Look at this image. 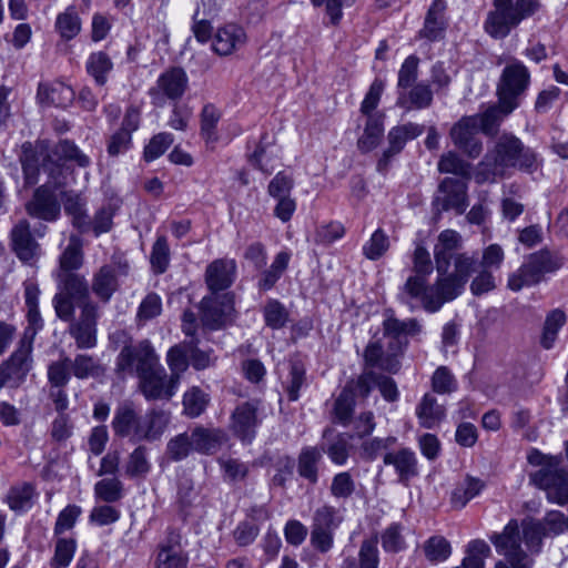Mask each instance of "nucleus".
I'll return each instance as SVG.
<instances>
[{
    "mask_svg": "<svg viewBox=\"0 0 568 568\" xmlns=\"http://www.w3.org/2000/svg\"><path fill=\"white\" fill-rule=\"evenodd\" d=\"M112 425L115 434L135 439V429L141 425V416H138L130 406L123 405L116 409Z\"/></svg>",
    "mask_w": 568,
    "mask_h": 568,
    "instance_id": "2f4dec72",
    "label": "nucleus"
},
{
    "mask_svg": "<svg viewBox=\"0 0 568 568\" xmlns=\"http://www.w3.org/2000/svg\"><path fill=\"white\" fill-rule=\"evenodd\" d=\"M189 87V77L182 68H170L158 78L155 84L150 88L149 94L152 103L163 106L166 99L178 100L183 97Z\"/></svg>",
    "mask_w": 568,
    "mask_h": 568,
    "instance_id": "1a4fd4ad",
    "label": "nucleus"
},
{
    "mask_svg": "<svg viewBox=\"0 0 568 568\" xmlns=\"http://www.w3.org/2000/svg\"><path fill=\"white\" fill-rule=\"evenodd\" d=\"M390 246L389 237L382 230L377 229L363 245V254L371 261H376L384 256Z\"/></svg>",
    "mask_w": 568,
    "mask_h": 568,
    "instance_id": "37998d69",
    "label": "nucleus"
},
{
    "mask_svg": "<svg viewBox=\"0 0 568 568\" xmlns=\"http://www.w3.org/2000/svg\"><path fill=\"white\" fill-rule=\"evenodd\" d=\"M541 527L537 523L524 521L521 531L518 523L510 520L501 534L494 535L490 540L499 555L510 564V568H529L530 560L521 548L525 544L527 550L538 552L541 545ZM495 568H509L504 561H498Z\"/></svg>",
    "mask_w": 568,
    "mask_h": 568,
    "instance_id": "7ed1b4c3",
    "label": "nucleus"
},
{
    "mask_svg": "<svg viewBox=\"0 0 568 568\" xmlns=\"http://www.w3.org/2000/svg\"><path fill=\"white\" fill-rule=\"evenodd\" d=\"M221 119V112L213 104L204 105L201 113V135L206 143L217 140L216 128Z\"/></svg>",
    "mask_w": 568,
    "mask_h": 568,
    "instance_id": "ea45409f",
    "label": "nucleus"
},
{
    "mask_svg": "<svg viewBox=\"0 0 568 568\" xmlns=\"http://www.w3.org/2000/svg\"><path fill=\"white\" fill-rule=\"evenodd\" d=\"M462 245L463 237L457 231L447 229L439 233L434 246V258L438 274H445L449 270L450 262L457 254L455 252Z\"/></svg>",
    "mask_w": 568,
    "mask_h": 568,
    "instance_id": "a211bd4d",
    "label": "nucleus"
},
{
    "mask_svg": "<svg viewBox=\"0 0 568 568\" xmlns=\"http://www.w3.org/2000/svg\"><path fill=\"white\" fill-rule=\"evenodd\" d=\"M413 272L399 292V298L412 310L422 306L427 312L434 313L440 310L435 284H428V276L433 272V263L427 248L418 243L413 253Z\"/></svg>",
    "mask_w": 568,
    "mask_h": 568,
    "instance_id": "20e7f679",
    "label": "nucleus"
},
{
    "mask_svg": "<svg viewBox=\"0 0 568 568\" xmlns=\"http://www.w3.org/2000/svg\"><path fill=\"white\" fill-rule=\"evenodd\" d=\"M116 367L123 373L138 374L141 392L148 399H170L179 388L160 365L159 356L149 341L123 347Z\"/></svg>",
    "mask_w": 568,
    "mask_h": 568,
    "instance_id": "f03ea898",
    "label": "nucleus"
},
{
    "mask_svg": "<svg viewBox=\"0 0 568 568\" xmlns=\"http://www.w3.org/2000/svg\"><path fill=\"white\" fill-rule=\"evenodd\" d=\"M226 439L220 429H205L197 427L192 432L193 450L201 454L216 453Z\"/></svg>",
    "mask_w": 568,
    "mask_h": 568,
    "instance_id": "cd10ccee",
    "label": "nucleus"
},
{
    "mask_svg": "<svg viewBox=\"0 0 568 568\" xmlns=\"http://www.w3.org/2000/svg\"><path fill=\"white\" fill-rule=\"evenodd\" d=\"M445 10L446 2L444 0H434L425 19L424 28L419 34L430 41H435L442 38L445 27Z\"/></svg>",
    "mask_w": 568,
    "mask_h": 568,
    "instance_id": "bb28decb",
    "label": "nucleus"
},
{
    "mask_svg": "<svg viewBox=\"0 0 568 568\" xmlns=\"http://www.w3.org/2000/svg\"><path fill=\"white\" fill-rule=\"evenodd\" d=\"M513 10V0H494L484 23L485 31L495 39L506 38L519 22Z\"/></svg>",
    "mask_w": 568,
    "mask_h": 568,
    "instance_id": "ddd939ff",
    "label": "nucleus"
},
{
    "mask_svg": "<svg viewBox=\"0 0 568 568\" xmlns=\"http://www.w3.org/2000/svg\"><path fill=\"white\" fill-rule=\"evenodd\" d=\"M11 240L16 254L23 262H32L38 255L39 245L32 239L30 224L27 220H21L11 231Z\"/></svg>",
    "mask_w": 568,
    "mask_h": 568,
    "instance_id": "5701e85b",
    "label": "nucleus"
},
{
    "mask_svg": "<svg viewBox=\"0 0 568 568\" xmlns=\"http://www.w3.org/2000/svg\"><path fill=\"white\" fill-rule=\"evenodd\" d=\"M567 320L566 314L561 310L551 311L545 321L541 344L545 348L552 347L559 329L565 325Z\"/></svg>",
    "mask_w": 568,
    "mask_h": 568,
    "instance_id": "a19ab883",
    "label": "nucleus"
},
{
    "mask_svg": "<svg viewBox=\"0 0 568 568\" xmlns=\"http://www.w3.org/2000/svg\"><path fill=\"white\" fill-rule=\"evenodd\" d=\"M490 555V548L484 540H473L468 544L463 568H484L485 559Z\"/></svg>",
    "mask_w": 568,
    "mask_h": 568,
    "instance_id": "79ce46f5",
    "label": "nucleus"
},
{
    "mask_svg": "<svg viewBox=\"0 0 568 568\" xmlns=\"http://www.w3.org/2000/svg\"><path fill=\"white\" fill-rule=\"evenodd\" d=\"M38 98L42 103L67 108L72 103L74 92L71 87L55 82L50 85L41 84L38 90Z\"/></svg>",
    "mask_w": 568,
    "mask_h": 568,
    "instance_id": "c85d7f7f",
    "label": "nucleus"
},
{
    "mask_svg": "<svg viewBox=\"0 0 568 568\" xmlns=\"http://www.w3.org/2000/svg\"><path fill=\"white\" fill-rule=\"evenodd\" d=\"M396 437L388 436L386 438L374 437L363 443L362 454L368 460L376 459L383 452L395 445Z\"/></svg>",
    "mask_w": 568,
    "mask_h": 568,
    "instance_id": "e2e57ef3",
    "label": "nucleus"
},
{
    "mask_svg": "<svg viewBox=\"0 0 568 568\" xmlns=\"http://www.w3.org/2000/svg\"><path fill=\"white\" fill-rule=\"evenodd\" d=\"M41 168L48 174V182L37 189L33 199L27 204V212L34 217L45 221H54L60 215V204L54 190L63 184L64 166L54 161L49 154L44 143L37 146V152L24 151L21 160L26 184L33 185L38 182L39 161Z\"/></svg>",
    "mask_w": 568,
    "mask_h": 568,
    "instance_id": "f257e3e1",
    "label": "nucleus"
},
{
    "mask_svg": "<svg viewBox=\"0 0 568 568\" xmlns=\"http://www.w3.org/2000/svg\"><path fill=\"white\" fill-rule=\"evenodd\" d=\"M32 496V487L24 484L22 486L14 487L9 491L7 496V503L12 510L23 511L31 507Z\"/></svg>",
    "mask_w": 568,
    "mask_h": 568,
    "instance_id": "3c124183",
    "label": "nucleus"
},
{
    "mask_svg": "<svg viewBox=\"0 0 568 568\" xmlns=\"http://www.w3.org/2000/svg\"><path fill=\"white\" fill-rule=\"evenodd\" d=\"M438 170L442 173L467 176L469 174V164L463 161L456 153L449 151L442 155L438 162Z\"/></svg>",
    "mask_w": 568,
    "mask_h": 568,
    "instance_id": "bf43d9fd",
    "label": "nucleus"
},
{
    "mask_svg": "<svg viewBox=\"0 0 568 568\" xmlns=\"http://www.w3.org/2000/svg\"><path fill=\"white\" fill-rule=\"evenodd\" d=\"M379 562L377 538H369L362 542L358 551L357 568H377Z\"/></svg>",
    "mask_w": 568,
    "mask_h": 568,
    "instance_id": "4d7b16f0",
    "label": "nucleus"
},
{
    "mask_svg": "<svg viewBox=\"0 0 568 568\" xmlns=\"http://www.w3.org/2000/svg\"><path fill=\"white\" fill-rule=\"evenodd\" d=\"M416 416L422 427L432 429L442 423L446 416V410L443 405L437 403L434 395L427 393L416 406Z\"/></svg>",
    "mask_w": 568,
    "mask_h": 568,
    "instance_id": "a878e982",
    "label": "nucleus"
},
{
    "mask_svg": "<svg viewBox=\"0 0 568 568\" xmlns=\"http://www.w3.org/2000/svg\"><path fill=\"white\" fill-rule=\"evenodd\" d=\"M173 143V136L170 133H159L154 135L144 149V159L154 161L160 158L165 150Z\"/></svg>",
    "mask_w": 568,
    "mask_h": 568,
    "instance_id": "774afa93",
    "label": "nucleus"
},
{
    "mask_svg": "<svg viewBox=\"0 0 568 568\" xmlns=\"http://www.w3.org/2000/svg\"><path fill=\"white\" fill-rule=\"evenodd\" d=\"M486 484L484 480L473 476H466L453 490L452 504L457 508H463L473 498L478 496Z\"/></svg>",
    "mask_w": 568,
    "mask_h": 568,
    "instance_id": "7c9ffc66",
    "label": "nucleus"
},
{
    "mask_svg": "<svg viewBox=\"0 0 568 568\" xmlns=\"http://www.w3.org/2000/svg\"><path fill=\"white\" fill-rule=\"evenodd\" d=\"M234 301L229 293L211 294L201 302V321L210 329H219L233 320Z\"/></svg>",
    "mask_w": 568,
    "mask_h": 568,
    "instance_id": "9d476101",
    "label": "nucleus"
},
{
    "mask_svg": "<svg viewBox=\"0 0 568 568\" xmlns=\"http://www.w3.org/2000/svg\"><path fill=\"white\" fill-rule=\"evenodd\" d=\"M291 255L287 252H280L275 256L270 270L264 273L262 280L260 281V286L263 290H270L276 283V281L286 270Z\"/></svg>",
    "mask_w": 568,
    "mask_h": 568,
    "instance_id": "de8ad7c7",
    "label": "nucleus"
},
{
    "mask_svg": "<svg viewBox=\"0 0 568 568\" xmlns=\"http://www.w3.org/2000/svg\"><path fill=\"white\" fill-rule=\"evenodd\" d=\"M60 293H64L67 296L77 301L83 300V303L90 302L87 282L83 277L78 275L67 274L63 280V288Z\"/></svg>",
    "mask_w": 568,
    "mask_h": 568,
    "instance_id": "864d4df0",
    "label": "nucleus"
},
{
    "mask_svg": "<svg viewBox=\"0 0 568 568\" xmlns=\"http://www.w3.org/2000/svg\"><path fill=\"white\" fill-rule=\"evenodd\" d=\"M81 18L73 6H69L57 16L54 29L65 40L74 39L81 31Z\"/></svg>",
    "mask_w": 568,
    "mask_h": 568,
    "instance_id": "c756f323",
    "label": "nucleus"
},
{
    "mask_svg": "<svg viewBox=\"0 0 568 568\" xmlns=\"http://www.w3.org/2000/svg\"><path fill=\"white\" fill-rule=\"evenodd\" d=\"M186 565L187 556L182 548L181 536L169 534L159 546L154 568H186Z\"/></svg>",
    "mask_w": 568,
    "mask_h": 568,
    "instance_id": "aec40b11",
    "label": "nucleus"
},
{
    "mask_svg": "<svg viewBox=\"0 0 568 568\" xmlns=\"http://www.w3.org/2000/svg\"><path fill=\"white\" fill-rule=\"evenodd\" d=\"M120 510L110 505L94 506L90 513L89 520L95 526H106L120 519Z\"/></svg>",
    "mask_w": 568,
    "mask_h": 568,
    "instance_id": "680f3d73",
    "label": "nucleus"
},
{
    "mask_svg": "<svg viewBox=\"0 0 568 568\" xmlns=\"http://www.w3.org/2000/svg\"><path fill=\"white\" fill-rule=\"evenodd\" d=\"M62 201L65 213L72 216L73 225L81 231H85L89 226L84 210L85 202L73 192H63Z\"/></svg>",
    "mask_w": 568,
    "mask_h": 568,
    "instance_id": "e433bc0d",
    "label": "nucleus"
},
{
    "mask_svg": "<svg viewBox=\"0 0 568 568\" xmlns=\"http://www.w3.org/2000/svg\"><path fill=\"white\" fill-rule=\"evenodd\" d=\"M424 550L427 559L435 562L446 560L452 554L449 542L442 536L429 538L424 546Z\"/></svg>",
    "mask_w": 568,
    "mask_h": 568,
    "instance_id": "603ef678",
    "label": "nucleus"
},
{
    "mask_svg": "<svg viewBox=\"0 0 568 568\" xmlns=\"http://www.w3.org/2000/svg\"><path fill=\"white\" fill-rule=\"evenodd\" d=\"M122 490V483L116 478L102 479L94 486L95 497L105 503H114L121 499Z\"/></svg>",
    "mask_w": 568,
    "mask_h": 568,
    "instance_id": "09e8293b",
    "label": "nucleus"
},
{
    "mask_svg": "<svg viewBox=\"0 0 568 568\" xmlns=\"http://www.w3.org/2000/svg\"><path fill=\"white\" fill-rule=\"evenodd\" d=\"M561 265V260L548 252L532 254L517 271L509 275L507 286L509 290L518 292L526 286L538 284L546 273L555 272Z\"/></svg>",
    "mask_w": 568,
    "mask_h": 568,
    "instance_id": "0eeeda50",
    "label": "nucleus"
},
{
    "mask_svg": "<svg viewBox=\"0 0 568 568\" xmlns=\"http://www.w3.org/2000/svg\"><path fill=\"white\" fill-rule=\"evenodd\" d=\"M170 261V251L165 236H159L151 252V264L158 273H163Z\"/></svg>",
    "mask_w": 568,
    "mask_h": 568,
    "instance_id": "052dcab7",
    "label": "nucleus"
},
{
    "mask_svg": "<svg viewBox=\"0 0 568 568\" xmlns=\"http://www.w3.org/2000/svg\"><path fill=\"white\" fill-rule=\"evenodd\" d=\"M521 144L520 140L513 135L501 136L494 150L479 163L475 176L477 182H490L505 176L509 169L516 166Z\"/></svg>",
    "mask_w": 568,
    "mask_h": 568,
    "instance_id": "39448f33",
    "label": "nucleus"
},
{
    "mask_svg": "<svg viewBox=\"0 0 568 568\" xmlns=\"http://www.w3.org/2000/svg\"><path fill=\"white\" fill-rule=\"evenodd\" d=\"M150 470V464L146 459L145 450L139 447L132 452L125 465V474L129 477L145 476Z\"/></svg>",
    "mask_w": 568,
    "mask_h": 568,
    "instance_id": "13d9d810",
    "label": "nucleus"
},
{
    "mask_svg": "<svg viewBox=\"0 0 568 568\" xmlns=\"http://www.w3.org/2000/svg\"><path fill=\"white\" fill-rule=\"evenodd\" d=\"M77 549L74 539L59 538L55 544L54 556L51 560L53 568H65L73 559Z\"/></svg>",
    "mask_w": 568,
    "mask_h": 568,
    "instance_id": "8fccbe9b",
    "label": "nucleus"
},
{
    "mask_svg": "<svg viewBox=\"0 0 568 568\" xmlns=\"http://www.w3.org/2000/svg\"><path fill=\"white\" fill-rule=\"evenodd\" d=\"M209 403V396L199 387H192L183 395L184 413L189 417L200 416Z\"/></svg>",
    "mask_w": 568,
    "mask_h": 568,
    "instance_id": "a18cd8bd",
    "label": "nucleus"
},
{
    "mask_svg": "<svg viewBox=\"0 0 568 568\" xmlns=\"http://www.w3.org/2000/svg\"><path fill=\"white\" fill-rule=\"evenodd\" d=\"M277 153L273 146L258 145L251 156V162L261 171L271 173L276 166Z\"/></svg>",
    "mask_w": 568,
    "mask_h": 568,
    "instance_id": "6e6d98bb",
    "label": "nucleus"
},
{
    "mask_svg": "<svg viewBox=\"0 0 568 568\" xmlns=\"http://www.w3.org/2000/svg\"><path fill=\"white\" fill-rule=\"evenodd\" d=\"M479 132L474 116H464L450 129V139L454 144L468 156L477 158L483 150L481 142L477 138Z\"/></svg>",
    "mask_w": 568,
    "mask_h": 568,
    "instance_id": "f3484780",
    "label": "nucleus"
},
{
    "mask_svg": "<svg viewBox=\"0 0 568 568\" xmlns=\"http://www.w3.org/2000/svg\"><path fill=\"white\" fill-rule=\"evenodd\" d=\"M168 455L173 460L185 458L193 450L192 434H180L168 443Z\"/></svg>",
    "mask_w": 568,
    "mask_h": 568,
    "instance_id": "69168bd1",
    "label": "nucleus"
},
{
    "mask_svg": "<svg viewBox=\"0 0 568 568\" xmlns=\"http://www.w3.org/2000/svg\"><path fill=\"white\" fill-rule=\"evenodd\" d=\"M383 460L386 466L394 467L400 483L407 484L418 474L416 455L409 448L386 452Z\"/></svg>",
    "mask_w": 568,
    "mask_h": 568,
    "instance_id": "412c9836",
    "label": "nucleus"
},
{
    "mask_svg": "<svg viewBox=\"0 0 568 568\" xmlns=\"http://www.w3.org/2000/svg\"><path fill=\"white\" fill-rule=\"evenodd\" d=\"M80 307V316L71 323L69 333L79 348H92L97 345L98 307L92 302H84Z\"/></svg>",
    "mask_w": 568,
    "mask_h": 568,
    "instance_id": "4468645a",
    "label": "nucleus"
},
{
    "mask_svg": "<svg viewBox=\"0 0 568 568\" xmlns=\"http://www.w3.org/2000/svg\"><path fill=\"white\" fill-rule=\"evenodd\" d=\"M423 133V126L416 123H406L403 125H398L393 128L388 132V148L384 152L383 158L378 163V168L381 169L383 165L387 164V161L395 154L399 153L405 143L409 140H413L419 136Z\"/></svg>",
    "mask_w": 568,
    "mask_h": 568,
    "instance_id": "4be33fe9",
    "label": "nucleus"
},
{
    "mask_svg": "<svg viewBox=\"0 0 568 568\" xmlns=\"http://www.w3.org/2000/svg\"><path fill=\"white\" fill-rule=\"evenodd\" d=\"M420 329L419 324L416 320L399 321L394 317H389L384 321L385 335L399 337L402 335H414Z\"/></svg>",
    "mask_w": 568,
    "mask_h": 568,
    "instance_id": "5fc2aeb1",
    "label": "nucleus"
},
{
    "mask_svg": "<svg viewBox=\"0 0 568 568\" xmlns=\"http://www.w3.org/2000/svg\"><path fill=\"white\" fill-rule=\"evenodd\" d=\"M116 288L118 280L115 272L109 266L101 267L93 277V293L103 302H108Z\"/></svg>",
    "mask_w": 568,
    "mask_h": 568,
    "instance_id": "f704fd0d",
    "label": "nucleus"
},
{
    "mask_svg": "<svg viewBox=\"0 0 568 568\" xmlns=\"http://www.w3.org/2000/svg\"><path fill=\"white\" fill-rule=\"evenodd\" d=\"M384 128L382 119L369 115L365 125L363 135L358 139V148L363 152H369L375 149L383 135Z\"/></svg>",
    "mask_w": 568,
    "mask_h": 568,
    "instance_id": "4c0bfd02",
    "label": "nucleus"
},
{
    "mask_svg": "<svg viewBox=\"0 0 568 568\" xmlns=\"http://www.w3.org/2000/svg\"><path fill=\"white\" fill-rule=\"evenodd\" d=\"M31 352L29 339H21L18 348L8 361L0 365V381L3 386H20L31 369Z\"/></svg>",
    "mask_w": 568,
    "mask_h": 568,
    "instance_id": "9b49d317",
    "label": "nucleus"
},
{
    "mask_svg": "<svg viewBox=\"0 0 568 568\" xmlns=\"http://www.w3.org/2000/svg\"><path fill=\"white\" fill-rule=\"evenodd\" d=\"M82 243L77 236H71L68 246L60 257V266L63 271L69 272L79 268L82 264Z\"/></svg>",
    "mask_w": 568,
    "mask_h": 568,
    "instance_id": "49530a36",
    "label": "nucleus"
},
{
    "mask_svg": "<svg viewBox=\"0 0 568 568\" xmlns=\"http://www.w3.org/2000/svg\"><path fill=\"white\" fill-rule=\"evenodd\" d=\"M189 358L186 343L184 345H175L169 349L166 364L170 368V377L173 383L180 385L182 375L189 368Z\"/></svg>",
    "mask_w": 568,
    "mask_h": 568,
    "instance_id": "c9c22d12",
    "label": "nucleus"
},
{
    "mask_svg": "<svg viewBox=\"0 0 568 568\" xmlns=\"http://www.w3.org/2000/svg\"><path fill=\"white\" fill-rule=\"evenodd\" d=\"M235 274V263L232 260H216L206 268V284L212 294L227 288Z\"/></svg>",
    "mask_w": 568,
    "mask_h": 568,
    "instance_id": "b1692460",
    "label": "nucleus"
},
{
    "mask_svg": "<svg viewBox=\"0 0 568 568\" xmlns=\"http://www.w3.org/2000/svg\"><path fill=\"white\" fill-rule=\"evenodd\" d=\"M528 69L519 61H514L504 69L497 85L499 105L505 114L511 113L519 105V98L529 85Z\"/></svg>",
    "mask_w": 568,
    "mask_h": 568,
    "instance_id": "423d86ee",
    "label": "nucleus"
},
{
    "mask_svg": "<svg viewBox=\"0 0 568 568\" xmlns=\"http://www.w3.org/2000/svg\"><path fill=\"white\" fill-rule=\"evenodd\" d=\"M287 311L280 302L273 300L266 303L264 318L267 326L275 329L281 328L287 322Z\"/></svg>",
    "mask_w": 568,
    "mask_h": 568,
    "instance_id": "0e129e2a",
    "label": "nucleus"
},
{
    "mask_svg": "<svg viewBox=\"0 0 568 568\" xmlns=\"http://www.w3.org/2000/svg\"><path fill=\"white\" fill-rule=\"evenodd\" d=\"M258 424L257 404L255 403H244L237 406L232 415L231 427L242 442L250 443L255 437Z\"/></svg>",
    "mask_w": 568,
    "mask_h": 568,
    "instance_id": "6ab92c4d",
    "label": "nucleus"
},
{
    "mask_svg": "<svg viewBox=\"0 0 568 568\" xmlns=\"http://www.w3.org/2000/svg\"><path fill=\"white\" fill-rule=\"evenodd\" d=\"M322 454L315 447H307L302 450L298 459V473L302 477L308 479L311 483L317 480L316 465L321 459Z\"/></svg>",
    "mask_w": 568,
    "mask_h": 568,
    "instance_id": "c03bdc74",
    "label": "nucleus"
},
{
    "mask_svg": "<svg viewBox=\"0 0 568 568\" xmlns=\"http://www.w3.org/2000/svg\"><path fill=\"white\" fill-rule=\"evenodd\" d=\"M248 37L245 29L236 23H226L216 29L212 36V49L221 55L227 57L242 50Z\"/></svg>",
    "mask_w": 568,
    "mask_h": 568,
    "instance_id": "dca6fc26",
    "label": "nucleus"
},
{
    "mask_svg": "<svg viewBox=\"0 0 568 568\" xmlns=\"http://www.w3.org/2000/svg\"><path fill=\"white\" fill-rule=\"evenodd\" d=\"M85 68L97 84L104 85L108 81V74L113 69V62L105 52L97 51L89 55Z\"/></svg>",
    "mask_w": 568,
    "mask_h": 568,
    "instance_id": "72a5a7b5",
    "label": "nucleus"
},
{
    "mask_svg": "<svg viewBox=\"0 0 568 568\" xmlns=\"http://www.w3.org/2000/svg\"><path fill=\"white\" fill-rule=\"evenodd\" d=\"M433 102V91L430 87L420 82L415 84L407 95L399 94L397 104L407 109H426Z\"/></svg>",
    "mask_w": 568,
    "mask_h": 568,
    "instance_id": "473e14b6",
    "label": "nucleus"
},
{
    "mask_svg": "<svg viewBox=\"0 0 568 568\" xmlns=\"http://www.w3.org/2000/svg\"><path fill=\"white\" fill-rule=\"evenodd\" d=\"M467 185L464 181L445 179L438 189L434 205L438 211L454 210L460 215L467 207Z\"/></svg>",
    "mask_w": 568,
    "mask_h": 568,
    "instance_id": "2eb2a0df",
    "label": "nucleus"
},
{
    "mask_svg": "<svg viewBox=\"0 0 568 568\" xmlns=\"http://www.w3.org/2000/svg\"><path fill=\"white\" fill-rule=\"evenodd\" d=\"M452 261L454 271L448 270L445 274H438L435 282L440 307L462 294L475 267V258L467 253L456 254Z\"/></svg>",
    "mask_w": 568,
    "mask_h": 568,
    "instance_id": "6e6552de",
    "label": "nucleus"
},
{
    "mask_svg": "<svg viewBox=\"0 0 568 568\" xmlns=\"http://www.w3.org/2000/svg\"><path fill=\"white\" fill-rule=\"evenodd\" d=\"M530 480L546 491L550 503L568 504V473L560 465L552 470L535 471L531 474Z\"/></svg>",
    "mask_w": 568,
    "mask_h": 568,
    "instance_id": "f8f14e48",
    "label": "nucleus"
},
{
    "mask_svg": "<svg viewBox=\"0 0 568 568\" xmlns=\"http://www.w3.org/2000/svg\"><path fill=\"white\" fill-rule=\"evenodd\" d=\"M223 477L230 481L243 480L247 473L248 466L235 458H221L219 460Z\"/></svg>",
    "mask_w": 568,
    "mask_h": 568,
    "instance_id": "338daca9",
    "label": "nucleus"
},
{
    "mask_svg": "<svg viewBox=\"0 0 568 568\" xmlns=\"http://www.w3.org/2000/svg\"><path fill=\"white\" fill-rule=\"evenodd\" d=\"M170 423V414L164 410H152L141 416V425L135 429V440H155L162 436Z\"/></svg>",
    "mask_w": 568,
    "mask_h": 568,
    "instance_id": "393cba45",
    "label": "nucleus"
},
{
    "mask_svg": "<svg viewBox=\"0 0 568 568\" xmlns=\"http://www.w3.org/2000/svg\"><path fill=\"white\" fill-rule=\"evenodd\" d=\"M506 115L498 103L488 106L483 113L473 116L476 119V126H478L479 131L487 135H493L496 133L503 116Z\"/></svg>",
    "mask_w": 568,
    "mask_h": 568,
    "instance_id": "58836bf2",
    "label": "nucleus"
}]
</instances>
